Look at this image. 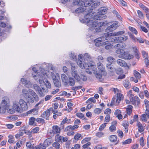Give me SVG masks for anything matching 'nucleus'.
<instances>
[{"label": "nucleus", "mask_w": 149, "mask_h": 149, "mask_svg": "<svg viewBox=\"0 0 149 149\" xmlns=\"http://www.w3.org/2000/svg\"><path fill=\"white\" fill-rule=\"evenodd\" d=\"M129 30L132 33L135 35H137L138 33V32L137 30L131 26H129Z\"/></svg>", "instance_id": "obj_41"}, {"label": "nucleus", "mask_w": 149, "mask_h": 149, "mask_svg": "<svg viewBox=\"0 0 149 149\" xmlns=\"http://www.w3.org/2000/svg\"><path fill=\"white\" fill-rule=\"evenodd\" d=\"M115 60V59L111 56L107 58V61L111 64L114 63Z\"/></svg>", "instance_id": "obj_35"}, {"label": "nucleus", "mask_w": 149, "mask_h": 149, "mask_svg": "<svg viewBox=\"0 0 149 149\" xmlns=\"http://www.w3.org/2000/svg\"><path fill=\"white\" fill-rule=\"evenodd\" d=\"M39 130V127H36L32 130L31 132L32 133H37Z\"/></svg>", "instance_id": "obj_50"}, {"label": "nucleus", "mask_w": 149, "mask_h": 149, "mask_svg": "<svg viewBox=\"0 0 149 149\" xmlns=\"http://www.w3.org/2000/svg\"><path fill=\"white\" fill-rule=\"evenodd\" d=\"M38 146L40 149H46V147L44 145L43 143H40Z\"/></svg>", "instance_id": "obj_61"}, {"label": "nucleus", "mask_w": 149, "mask_h": 149, "mask_svg": "<svg viewBox=\"0 0 149 149\" xmlns=\"http://www.w3.org/2000/svg\"><path fill=\"white\" fill-rule=\"evenodd\" d=\"M107 123H105L101 125L99 128V130L100 131L102 130L106 126Z\"/></svg>", "instance_id": "obj_55"}, {"label": "nucleus", "mask_w": 149, "mask_h": 149, "mask_svg": "<svg viewBox=\"0 0 149 149\" xmlns=\"http://www.w3.org/2000/svg\"><path fill=\"white\" fill-rule=\"evenodd\" d=\"M103 34L102 35V37L99 38H98L96 39H95L94 40V42L95 43V45L97 47H99L102 45V43L103 44V42H102V41L103 40H104L105 39H105V38L102 37Z\"/></svg>", "instance_id": "obj_14"}, {"label": "nucleus", "mask_w": 149, "mask_h": 149, "mask_svg": "<svg viewBox=\"0 0 149 149\" xmlns=\"http://www.w3.org/2000/svg\"><path fill=\"white\" fill-rule=\"evenodd\" d=\"M13 109H14L15 111H16L19 113H22L23 111L20 104H19V102L16 101L13 103Z\"/></svg>", "instance_id": "obj_12"}, {"label": "nucleus", "mask_w": 149, "mask_h": 149, "mask_svg": "<svg viewBox=\"0 0 149 149\" xmlns=\"http://www.w3.org/2000/svg\"><path fill=\"white\" fill-rule=\"evenodd\" d=\"M52 128V132L53 134H55L57 133H60L61 129L57 125H54L53 126Z\"/></svg>", "instance_id": "obj_21"}, {"label": "nucleus", "mask_w": 149, "mask_h": 149, "mask_svg": "<svg viewBox=\"0 0 149 149\" xmlns=\"http://www.w3.org/2000/svg\"><path fill=\"white\" fill-rule=\"evenodd\" d=\"M52 108H50L49 109H47V111L43 112L41 115V117L44 118L45 117V119L47 120L49 119V116H50V110H51Z\"/></svg>", "instance_id": "obj_16"}, {"label": "nucleus", "mask_w": 149, "mask_h": 149, "mask_svg": "<svg viewBox=\"0 0 149 149\" xmlns=\"http://www.w3.org/2000/svg\"><path fill=\"white\" fill-rule=\"evenodd\" d=\"M79 80H77V81H79L81 80H82L84 81H86L87 80V77L85 75L81 74L79 76Z\"/></svg>", "instance_id": "obj_37"}, {"label": "nucleus", "mask_w": 149, "mask_h": 149, "mask_svg": "<svg viewBox=\"0 0 149 149\" xmlns=\"http://www.w3.org/2000/svg\"><path fill=\"white\" fill-rule=\"evenodd\" d=\"M107 8L105 7H101L99 9L98 13L97 15L93 16V19L94 20L97 21L100 20L102 19H105L106 17V16L105 15L107 13Z\"/></svg>", "instance_id": "obj_4"}, {"label": "nucleus", "mask_w": 149, "mask_h": 149, "mask_svg": "<svg viewBox=\"0 0 149 149\" xmlns=\"http://www.w3.org/2000/svg\"><path fill=\"white\" fill-rule=\"evenodd\" d=\"M1 105L3 107H3H0L1 108V111L2 112L1 113H2L5 112L6 109L7 108L8 105L6 101L5 100H3L2 101Z\"/></svg>", "instance_id": "obj_20"}, {"label": "nucleus", "mask_w": 149, "mask_h": 149, "mask_svg": "<svg viewBox=\"0 0 149 149\" xmlns=\"http://www.w3.org/2000/svg\"><path fill=\"white\" fill-rule=\"evenodd\" d=\"M109 24L107 21L97 23L96 21L91 20L88 23V25L90 29L93 30L95 29L97 33L103 31L104 30L105 26Z\"/></svg>", "instance_id": "obj_1"}, {"label": "nucleus", "mask_w": 149, "mask_h": 149, "mask_svg": "<svg viewBox=\"0 0 149 149\" xmlns=\"http://www.w3.org/2000/svg\"><path fill=\"white\" fill-rule=\"evenodd\" d=\"M123 96L122 94L120 93H117L116 105H118L120 103L121 100L123 99Z\"/></svg>", "instance_id": "obj_22"}, {"label": "nucleus", "mask_w": 149, "mask_h": 149, "mask_svg": "<svg viewBox=\"0 0 149 149\" xmlns=\"http://www.w3.org/2000/svg\"><path fill=\"white\" fill-rule=\"evenodd\" d=\"M78 64L77 62V64L82 69H85L86 70V72L89 74L92 73V71H93L94 74H95L96 72L97 68L96 66L93 64H91L90 63H85L84 64L81 61H80Z\"/></svg>", "instance_id": "obj_2"}, {"label": "nucleus", "mask_w": 149, "mask_h": 149, "mask_svg": "<svg viewBox=\"0 0 149 149\" xmlns=\"http://www.w3.org/2000/svg\"><path fill=\"white\" fill-rule=\"evenodd\" d=\"M83 58H84V60L87 61L88 62H90L91 61V56L88 53H86L84 56L83 55H80L78 56V63L80 62V61H81L82 62V60H83ZM79 64V63H78Z\"/></svg>", "instance_id": "obj_10"}, {"label": "nucleus", "mask_w": 149, "mask_h": 149, "mask_svg": "<svg viewBox=\"0 0 149 149\" xmlns=\"http://www.w3.org/2000/svg\"><path fill=\"white\" fill-rule=\"evenodd\" d=\"M84 11V8H83L82 7H80L75 10V12L76 13H80L83 12Z\"/></svg>", "instance_id": "obj_39"}, {"label": "nucleus", "mask_w": 149, "mask_h": 149, "mask_svg": "<svg viewBox=\"0 0 149 149\" xmlns=\"http://www.w3.org/2000/svg\"><path fill=\"white\" fill-rule=\"evenodd\" d=\"M141 119L142 120L145 122L147 121V119L146 118V115L145 114H143L141 115Z\"/></svg>", "instance_id": "obj_54"}, {"label": "nucleus", "mask_w": 149, "mask_h": 149, "mask_svg": "<svg viewBox=\"0 0 149 149\" xmlns=\"http://www.w3.org/2000/svg\"><path fill=\"white\" fill-rule=\"evenodd\" d=\"M134 75L136 78L140 79L141 77L140 74L136 70L134 71Z\"/></svg>", "instance_id": "obj_40"}, {"label": "nucleus", "mask_w": 149, "mask_h": 149, "mask_svg": "<svg viewBox=\"0 0 149 149\" xmlns=\"http://www.w3.org/2000/svg\"><path fill=\"white\" fill-rule=\"evenodd\" d=\"M76 115L77 116L80 118H82L84 117V114L81 113H77Z\"/></svg>", "instance_id": "obj_57"}, {"label": "nucleus", "mask_w": 149, "mask_h": 149, "mask_svg": "<svg viewBox=\"0 0 149 149\" xmlns=\"http://www.w3.org/2000/svg\"><path fill=\"white\" fill-rule=\"evenodd\" d=\"M33 97L35 100L36 101H38L39 100V97L38 95L36 93H35L33 95H32Z\"/></svg>", "instance_id": "obj_58"}, {"label": "nucleus", "mask_w": 149, "mask_h": 149, "mask_svg": "<svg viewBox=\"0 0 149 149\" xmlns=\"http://www.w3.org/2000/svg\"><path fill=\"white\" fill-rule=\"evenodd\" d=\"M137 12L138 15V16L140 18H143L144 17V15L141 11L140 10H138L137 11Z\"/></svg>", "instance_id": "obj_48"}, {"label": "nucleus", "mask_w": 149, "mask_h": 149, "mask_svg": "<svg viewBox=\"0 0 149 149\" xmlns=\"http://www.w3.org/2000/svg\"><path fill=\"white\" fill-rule=\"evenodd\" d=\"M8 137L9 139L8 140V141L10 143H13L14 141L13 139H14V137L12 135H9Z\"/></svg>", "instance_id": "obj_47"}, {"label": "nucleus", "mask_w": 149, "mask_h": 149, "mask_svg": "<svg viewBox=\"0 0 149 149\" xmlns=\"http://www.w3.org/2000/svg\"><path fill=\"white\" fill-rule=\"evenodd\" d=\"M53 81L54 85L57 87H59L61 86V84L60 82V79L59 76H55L53 78Z\"/></svg>", "instance_id": "obj_15"}, {"label": "nucleus", "mask_w": 149, "mask_h": 149, "mask_svg": "<svg viewBox=\"0 0 149 149\" xmlns=\"http://www.w3.org/2000/svg\"><path fill=\"white\" fill-rule=\"evenodd\" d=\"M55 139L56 141L60 142L61 141L62 137L59 134H57L55 136Z\"/></svg>", "instance_id": "obj_43"}, {"label": "nucleus", "mask_w": 149, "mask_h": 149, "mask_svg": "<svg viewBox=\"0 0 149 149\" xmlns=\"http://www.w3.org/2000/svg\"><path fill=\"white\" fill-rule=\"evenodd\" d=\"M125 31H118L117 32H114L112 33L111 32H108L103 34L102 37L105 38V39L107 40H112L113 38V36H118L122 35L124 33Z\"/></svg>", "instance_id": "obj_5"}, {"label": "nucleus", "mask_w": 149, "mask_h": 149, "mask_svg": "<svg viewBox=\"0 0 149 149\" xmlns=\"http://www.w3.org/2000/svg\"><path fill=\"white\" fill-rule=\"evenodd\" d=\"M34 89L40 97H43L45 96V93H47L49 91L47 89H45L43 87L41 88L37 84L33 85Z\"/></svg>", "instance_id": "obj_7"}, {"label": "nucleus", "mask_w": 149, "mask_h": 149, "mask_svg": "<svg viewBox=\"0 0 149 149\" xmlns=\"http://www.w3.org/2000/svg\"><path fill=\"white\" fill-rule=\"evenodd\" d=\"M137 126L138 127V131L139 132L141 133L144 131L143 125L140 122H138Z\"/></svg>", "instance_id": "obj_26"}, {"label": "nucleus", "mask_w": 149, "mask_h": 149, "mask_svg": "<svg viewBox=\"0 0 149 149\" xmlns=\"http://www.w3.org/2000/svg\"><path fill=\"white\" fill-rule=\"evenodd\" d=\"M132 141V140L131 139H129L125 141L122 142V144L123 145H125L127 144H128L130 143Z\"/></svg>", "instance_id": "obj_44"}, {"label": "nucleus", "mask_w": 149, "mask_h": 149, "mask_svg": "<svg viewBox=\"0 0 149 149\" xmlns=\"http://www.w3.org/2000/svg\"><path fill=\"white\" fill-rule=\"evenodd\" d=\"M140 144L142 146L144 145V139L143 137H141L140 139Z\"/></svg>", "instance_id": "obj_63"}, {"label": "nucleus", "mask_w": 149, "mask_h": 149, "mask_svg": "<svg viewBox=\"0 0 149 149\" xmlns=\"http://www.w3.org/2000/svg\"><path fill=\"white\" fill-rule=\"evenodd\" d=\"M69 57L71 59L73 60L74 61L75 60L76 61L78 62V60H77V59L76 58L77 57L76 55L74 53H71L69 54Z\"/></svg>", "instance_id": "obj_33"}, {"label": "nucleus", "mask_w": 149, "mask_h": 149, "mask_svg": "<svg viewBox=\"0 0 149 149\" xmlns=\"http://www.w3.org/2000/svg\"><path fill=\"white\" fill-rule=\"evenodd\" d=\"M114 47L115 48H118L119 49H120V48H123V47L122 46V44H118L115 45Z\"/></svg>", "instance_id": "obj_64"}, {"label": "nucleus", "mask_w": 149, "mask_h": 149, "mask_svg": "<svg viewBox=\"0 0 149 149\" xmlns=\"http://www.w3.org/2000/svg\"><path fill=\"white\" fill-rule=\"evenodd\" d=\"M90 102H93V103H94L96 102V100L93 97H92L91 98L89 99L86 102L87 103H90Z\"/></svg>", "instance_id": "obj_52"}, {"label": "nucleus", "mask_w": 149, "mask_h": 149, "mask_svg": "<svg viewBox=\"0 0 149 149\" xmlns=\"http://www.w3.org/2000/svg\"><path fill=\"white\" fill-rule=\"evenodd\" d=\"M52 145L54 147L58 149L59 148L60 146V144L58 143L54 142L53 144Z\"/></svg>", "instance_id": "obj_59"}, {"label": "nucleus", "mask_w": 149, "mask_h": 149, "mask_svg": "<svg viewBox=\"0 0 149 149\" xmlns=\"http://www.w3.org/2000/svg\"><path fill=\"white\" fill-rule=\"evenodd\" d=\"M140 28L142 31L145 33H147L148 32V30L144 26H142L141 25H140Z\"/></svg>", "instance_id": "obj_62"}, {"label": "nucleus", "mask_w": 149, "mask_h": 149, "mask_svg": "<svg viewBox=\"0 0 149 149\" xmlns=\"http://www.w3.org/2000/svg\"><path fill=\"white\" fill-rule=\"evenodd\" d=\"M92 9H91L88 11V13L87 14H86L84 16V18H81L79 19L80 21L82 23H86L88 26V23L90 21L94 20L93 19V15L94 14V12H92L91 10Z\"/></svg>", "instance_id": "obj_6"}, {"label": "nucleus", "mask_w": 149, "mask_h": 149, "mask_svg": "<svg viewBox=\"0 0 149 149\" xmlns=\"http://www.w3.org/2000/svg\"><path fill=\"white\" fill-rule=\"evenodd\" d=\"M139 5L140 7L143 9L146 14H148L149 13V9L148 8L141 3H140Z\"/></svg>", "instance_id": "obj_27"}, {"label": "nucleus", "mask_w": 149, "mask_h": 149, "mask_svg": "<svg viewBox=\"0 0 149 149\" xmlns=\"http://www.w3.org/2000/svg\"><path fill=\"white\" fill-rule=\"evenodd\" d=\"M128 34L129 36L134 41H136V40H137L140 43H143L144 42L143 40L141 38L140 39H139L136 38L130 32H128Z\"/></svg>", "instance_id": "obj_18"}, {"label": "nucleus", "mask_w": 149, "mask_h": 149, "mask_svg": "<svg viewBox=\"0 0 149 149\" xmlns=\"http://www.w3.org/2000/svg\"><path fill=\"white\" fill-rule=\"evenodd\" d=\"M52 143V141L50 138H48L46 139L43 143L44 145L46 147L49 146Z\"/></svg>", "instance_id": "obj_28"}, {"label": "nucleus", "mask_w": 149, "mask_h": 149, "mask_svg": "<svg viewBox=\"0 0 149 149\" xmlns=\"http://www.w3.org/2000/svg\"><path fill=\"white\" fill-rule=\"evenodd\" d=\"M19 104H20L21 108L24 110H26L27 109L28 107L26 103L23 99H21L19 100Z\"/></svg>", "instance_id": "obj_17"}, {"label": "nucleus", "mask_w": 149, "mask_h": 149, "mask_svg": "<svg viewBox=\"0 0 149 149\" xmlns=\"http://www.w3.org/2000/svg\"><path fill=\"white\" fill-rule=\"evenodd\" d=\"M116 52L119 54L118 57L124 59H130L133 58L132 55L129 54L128 51H125L124 49H118L116 50Z\"/></svg>", "instance_id": "obj_3"}, {"label": "nucleus", "mask_w": 149, "mask_h": 149, "mask_svg": "<svg viewBox=\"0 0 149 149\" xmlns=\"http://www.w3.org/2000/svg\"><path fill=\"white\" fill-rule=\"evenodd\" d=\"M96 78L99 79H101L102 77V75L99 72L97 73V71H96V72L95 74H94Z\"/></svg>", "instance_id": "obj_45"}, {"label": "nucleus", "mask_w": 149, "mask_h": 149, "mask_svg": "<svg viewBox=\"0 0 149 149\" xmlns=\"http://www.w3.org/2000/svg\"><path fill=\"white\" fill-rule=\"evenodd\" d=\"M109 139L111 142H115L117 141V138L116 135H112L109 137Z\"/></svg>", "instance_id": "obj_30"}, {"label": "nucleus", "mask_w": 149, "mask_h": 149, "mask_svg": "<svg viewBox=\"0 0 149 149\" xmlns=\"http://www.w3.org/2000/svg\"><path fill=\"white\" fill-rule=\"evenodd\" d=\"M110 40L103 42V45H106L105 48L106 49H110L113 48V46L111 45L109 42Z\"/></svg>", "instance_id": "obj_25"}, {"label": "nucleus", "mask_w": 149, "mask_h": 149, "mask_svg": "<svg viewBox=\"0 0 149 149\" xmlns=\"http://www.w3.org/2000/svg\"><path fill=\"white\" fill-rule=\"evenodd\" d=\"M69 81L70 86H72L74 85L75 81L73 78L70 77L69 79Z\"/></svg>", "instance_id": "obj_34"}, {"label": "nucleus", "mask_w": 149, "mask_h": 149, "mask_svg": "<svg viewBox=\"0 0 149 149\" xmlns=\"http://www.w3.org/2000/svg\"><path fill=\"white\" fill-rule=\"evenodd\" d=\"M44 81V84L46 86L47 88H45V89H47L48 90V89L50 88H51V84L47 79H45V81Z\"/></svg>", "instance_id": "obj_32"}, {"label": "nucleus", "mask_w": 149, "mask_h": 149, "mask_svg": "<svg viewBox=\"0 0 149 149\" xmlns=\"http://www.w3.org/2000/svg\"><path fill=\"white\" fill-rule=\"evenodd\" d=\"M118 1L121 5L123 6H127V3L123 0H118Z\"/></svg>", "instance_id": "obj_49"}, {"label": "nucleus", "mask_w": 149, "mask_h": 149, "mask_svg": "<svg viewBox=\"0 0 149 149\" xmlns=\"http://www.w3.org/2000/svg\"><path fill=\"white\" fill-rule=\"evenodd\" d=\"M82 137L81 136V134L77 133L74 136V139L77 141H78L80 139H82Z\"/></svg>", "instance_id": "obj_38"}, {"label": "nucleus", "mask_w": 149, "mask_h": 149, "mask_svg": "<svg viewBox=\"0 0 149 149\" xmlns=\"http://www.w3.org/2000/svg\"><path fill=\"white\" fill-rule=\"evenodd\" d=\"M124 86L126 88H129L130 87V84L129 81L128 80H125L123 82Z\"/></svg>", "instance_id": "obj_36"}, {"label": "nucleus", "mask_w": 149, "mask_h": 149, "mask_svg": "<svg viewBox=\"0 0 149 149\" xmlns=\"http://www.w3.org/2000/svg\"><path fill=\"white\" fill-rule=\"evenodd\" d=\"M97 66L98 69L101 72H103L105 70V68L103 65L101 63L99 62L97 64Z\"/></svg>", "instance_id": "obj_29"}, {"label": "nucleus", "mask_w": 149, "mask_h": 149, "mask_svg": "<svg viewBox=\"0 0 149 149\" xmlns=\"http://www.w3.org/2000/svg\"><path fill=\"white\" fill-rule=\"evenodd\" d=\"M130 100L132 104L135 106H138L140 104V100L137 96H134L133 95H131Z\"/></svg>", "instance_id": "obj_11"}, {"label": "nucleus", "mask_w": 149, "mask_h": 149, "mask_svg": "<svg viewBox=\"0 0 149 149\" xmlns=\"http://www.w3.org/2000/svg\"><path fill=\"white\" fill-rule=\"evenodd\" d=\"M61 79L63 81H65L68 80V78L65 74H61Z\"/></svg>", "instance_id": "obj_46"}, {"label": "nucleus", "mask_w": 149, "mask_h": 149, "mask_svg": "<svg viewBox=\"0 0 149 149\" xmlns=\"http://www.w3.org/2000/svg\"><path fill=\"white\" fill-rule=\"evenodd\" d=\"M71 65V69L72 71L71 74L72 76L74 77L76 80H79V76L77 72V70L75 69V66H73L72 64Z\"/></svg>", "instance_id": "obj_13"}, {"label": "nucleus", "mask_w": 149, "mask_h": 149, "mask_svg": "<svg viewBox=\"0 0 149 149\" xmlns=\"http://www.w3.org/2000/svg\"><path fill=\"white\" fill-rule=\"evenodd\" d=\"M128 37L127 36L123 35L121 36L114 37L112 38V40H110L111 42L118 43L122 42H123L126 40L128 39Z\"/></svg>", "instance_id": "obj_9"}, {"label": "nucleus", "mask_w": 149, "mask_h": 149, "mask_svg": "<svg viewBox=\"0 0 149 149\" xmlns=\"http://www.w3.org/2000/svg\"><path fill=\"white\" fill-rule=\"evenodd\" d=\"M109 130L111 132L114 131L116 129V127L115 125H111L109 128Z\"/></svg>", "instance_id": "obj_60"}, {"label": "nucleus", "mask_w": 149, "mask_h": 149, "mask_svg": "<svg viewBox=\"0 0 149 149\" xmlns=\"http://www.w3.org/2000/svg\"><path fill=\"white\" fill-rule=\"evenodd\" d=\"M101 112L102 109L99 108H96L94 111V113L96 114L100 113Z\"/></svg>", "instance_id": "obj_53"}, {"label": "nucleus", "mask_w": 149, "mask_h": 149, "mask_svg": "<svg viewBox=\"0 0 149 149\" xmlns=\"http://www.w3.org/2000/svg\"><path fill=\"white\" fill-rule=\"evenodd\" d=\"M95 0H82V5H84L85 7H87L92 4L91 7L95 8L97 6L100 5V3L96 1H94Z\"/></svg>", "instance_id": "obj_8"}, {"label": "nucleus", "mask_w": 149, "mask_h": 149, "mask_svg": "<svg viewBox=\"0 0 149 149\" xmlns=\"http://www.w3.org/2000/svg\"><path fill=\"white\" fill-rule=\"evenodd\" d=\"M118 26V25H116L112 24V25H110L107 27L105 30V31L108 32H109L108 31L114 30L117 29Z\"/></svg>", "instance_id": "obj_23"}, {"label": "nucleus", "mask_w": 149, "mask_h": 149, "mask_svg": "<svg viewBox=\"0 0 149 149\" xmlns=\"http://www.w3.org/2000/svg\"><path fill=\"white\" fill-rule=\"evenodd\" d=\"M36 120L37 122H39L40 123H45V120L41 118H37Z\"/></svg>", "instance_id": "obj_56"}, {"label": "nucleus", "mask_w": 149, "mask_h": 149, "mask_svg": "<svg viewBox=\"0 0 149 149\" xmlns=\"http://www.w3.org/2000/svg\"><path fill=\"white\" fill-rule=\"evenodd\" d=\"M117 63L119 65L124 67H128L127 63L123 60L118 59L116 61Z\"/></svg>", "instance_id": "obj_19"}, {"label": "nucleus", "mask_w": 149, "mask_h": 149, "mask_svg": "<svg viewBox=\"0 0 149 149\" xmlns=\"http://www.w3.org/2000/svg\"><path fill=\"white\" fill-rule=\"evenodd\" d=\"M106 68L109 71L111 72H113L116 70V69L114 66L109 63L107 64Z\"/></svg>", "instance_id": "obj_24"}, {"label": "nucleus", "mask_w": 149, "mask_h": 149, "mask_svg": "<svg viewBox=\"0 0 149 149\" xmlns=\"http://www.w3.org/2000/svg\"><path fill=\"white\" fill-rule=\"evenodd\" d=\"M36 118L34 117H31L29 119V124L31 125H33L34 123L36 120Z\"/></svg>", "instance_id": "obj_42"}, {"label": "nucleus", "mask_w": 149, "mask_h": 149, "mask_svg": "<svg viewBox=\"0 0 149 149\" xmlns=\"http://www.w3.org/2000/svg\"><path fill=\"white\" fill-rule=\"evenodd\" d=\"M115 71H116V74H119L123 72L122 69L121 68H118L117 69H116Z\"/></svg>", "instance_id": "obj_51"}, {"label": "nucleus", "mask_w": 149, "mask_h": 149, "mask_svg": "<svg viewBox=\"0 0 149 149\" xmlns=\"http://www.w3.org/2000/svg\"><path fill=\"white\" fill-rule=\"evenodd\" d=\"M22 92L24 97H25L30 98V95L27 90L23 89L22 90Z\"/></svg>", "instance_id": "obj_31"}]
</instances>
